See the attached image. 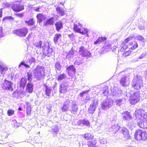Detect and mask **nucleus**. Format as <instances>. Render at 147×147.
<instances>
[{
  "instance_id": "51",
  "label": "nucleus",
  "mask_w": 147,
  "mask_h": 147,
  "mask_svg": "<svg viewBox=\"0 0 147 147\" xmlns=\"http://www.w3.org/2000/svg\"><path fill=\"white\" fill-rule=\"evenodd\" d=\"M142 128H147V120H143V125H141Z\"/></svg>"
},
{
  "instance_id": "50",
  "label": "nucleus",
  "mask_w": 147,
  "mask_h": 147,
  "mask_svg": "<svg viewBox=\"0 0 147 147\" xmlns=\"http://www.w3.org/2000/svg\"><path fill=\"white\" fill-rule=\"evenodd\" d=\"M137 122L138 125L140 127L142 128V126H141L142 125H143V121L142 120H136Z\"/></svg>"
},
{
  "instance_id": "49",
  "label": "nucleus",
  "mask_w": 147,
  "mask_h": 147,
  "mask_svg": "<svg viewBox=\"0 0 147 147\" xmlns=\"http://www.w3.org/2000/svg\"><path fill=\"white\" fill-rule=\"evenodd\" d=\"M21 65H24L25 67L28 68H30V66L29 65L25 63L24 61H22L20 63L19 65V67H20Z\"/></svg>"
},
{
  "instance_id": "33",
  "label": "nucleus",
  "mask_w": 147,
  "mask_h": 147,
  "mask_svg": "<svg viewBox=\"0 0 147 147\" xmlns=\"http://www.w3.org/2000/svg\"><path fill=\"white\" fill-rule=\"evenodd\" d=\"M61 37V35L60 34H56L53 38V41L54 43L56 44L58 42L59 39Z\"/></svg>"
},
{
  "instance_id": "9",
  "label": "nucleus",
  "mask_w": 147,
  "mask_h": 147,
  "mask_svg": "<svg viewBox=\"0 0 147 147\" xmlns=\"http://www.w3.org/2000/svg\"><path fill=\"white\" fill-rule=\"evenodd\" d=\"M79 53L82 57H86L87 58L90 57L91 55L90 52L83 46H81L80 47Z\"/></svg>"
},
{
  "instance_id": "60",
  "label": "nucleus",
  "mask_w": 147,
  "mask_h": 147,
  "mask_svg": "<svg viewBox=\"0 0 147 147\" xmlns=\"http://www.w3.org/2000/svg\"><path fill=\"white\" fill-rule=\"evenodd\" d=\"M105 49H110L112 48V46L110 45H107L105 47H103L102 49H104V48Z\"/></svg>"
},
{
  "instance_id": "63",
  "label": "nucleus",
  "mask_w": 147,
  "mask_h": 147,
  "mask_svg": "<svg viewBox=\"0 0 147 147\" xmlns=\"http://www.w3.org/2000/svg\"><path fill=\"white\" fill-rule=\"evenodd\" d=\"M83 32H84V34H86L88 32V30L87 28H84V31Z\"/></svg>"
},
{
  "instance_id": "37",
  "label": "nucleus",
  "mask_w": 147,
  "mask_h": 147,
  "mask_svg": "<svg viewBox=\"0 0 147 147\" xmlns=\"http://www.w3.org/2000/svg\"><path fill=\"white\" fill-rule=\"evenodd\" d=\"M55 70L56 72L57 71H59L61 70V65L60 63L59 62H57L55 64Z\"/></svg>"
},
{
  "instance_id": "43",
  "label": "nucleus",
  "mask_w": 147,
  "mask_h": 147,
  "mask_svg": "<svg viewBox=\"0 0 147 147\" xmlns=\"http://www.w3.org/2000/svg\"><path fill=\"white\" fill-rule=\"evenodd\" d=\"M140 25L138 26V28L140 30L144 29L145 23L142 21L141 23H140Z\"/></svg>"
},
{
  "instance_id": "31",
  "label": "nucleus",
  "mask_w": 147,
  "mask_h": 147,
  "mask_svg": "<svg viewBox=\"0 0 147 147\" xmlns=\"http://www.w3.org/2000/svg\"><path fill=\"white\" fill-rule=\"evenodd\" d=\"M106 39V38L105 37H99L97 40L94 42V44L95 45H96L98 43L102 42L105 41Z\"/></svg>"
},
{
  "instance_id": "29",
  "label": "nucleus",
  "mask_w": 147,
  "mask_h": 147,
  "mask_svg": "<svg viewBox=\"0 0 147 147\" xmlns=\"http://www.w3.org/2000/svg\"><path fill=\"white\" fill-rule=\"evenodd\" d=\"M52 90V89L50 87H47V86H46L45 93V94L48 97L47 98H49L51 94V92Z\"/></svg>"
},
{
  "instance_id": "25",
  "label": "nucleus",
  "mask_w": 147,
  "mask_h": 147,
  "mask_svg": "<svg viewBox=\"0 0 147 147\" xmlns=\"http://www.w3.org/2000/svg\"><path fill=\"white\" fill-rule=\"evenodd\" d=\"M77 53L76 51L71 50L66 56V58L68 59L72 58L77 54Z\"/></svg>"
},
{
  "instance_id": "61",
  "label": "nucleus",
  "mask_w": 147,
  "mask_h": 147,
  "mask_svg": "<svg viewBox=\"0 0 147 147\" xmlns=\"http://www.w3.org/2000/svg\"><path fill=\"white\" fill-rule=\"evenodd\" d=\"M146 56L145 53H143L140 57H139L138 59H141L143 58Z\"/></svg>"
},
{
  "instance_id": "17",
  "label": "nucleus",
  "mask_w": 147,
  "mask_h": 147,
  "mask_svg": "<svg viewBox=\"0 0 147 147\" xmlns=\"http://www.w3.org/2000/svg\"><path fill=\"white\" fill-rule=\"evenodd\" d=\"M43 53L45 55L49 57L53 53V49L52 48H50L47 43V48L42 51Z\"/></svg>"
},
{
  "instance_id": "1",
  "label": "nucleus",
  "mask_w": 147,
  "mask_h": 147,
  "mask_svg": "<svg viewBox=\"0 0 147 147\" xmlns=\"http://www.w3.org/2000/svg\"><path fill=\"white\" fill-rule=\"evenodd\" d=\"M45 74L44 68L42 66H37L33 70L34 78L37 80H42L45 77Z\"/></svg>"
},
{
  "instance_id": "15",
  "label": "nucleus",
  "mask_w": 147,
  "mask_h": 147,
  "mask_svg": "<svg viewBox=\"0 0 147 147\" xmlns=\"http://www.w3.org/2000/svg\"><path fill=\"white\" fill-rule=\"evenodd\" d=\"M133 38L132 37H129L126 39L122 43V47L120 49L121 51H124L127 47L128 42L131 40Z\"/></svg>"
},
{
  "instance_id": "64",
  "label": "nucleus",
  "mask_w": 147,
  "mask_h": 147,
  "mask_svg": "<svg viewBox=\"0 0 147 147\" xmlns=\"http://www.w3.org/2000/svg\"><path fill=\"white\" fill-rule=\"evenodd\" d=\"M31 112V111L30 110V109L29 108H28L27 109V113H30Z\"/></svg>"
},
{
  "instance_id": "6",
  "label": "nucleus",
  "mask_w": 147,
  "mask_h": 147,
  "mask_svg": "<svg viewBox=\"0 0 147 147\" xmlns=\"http://www.w3.org/2000/svg\"><path fill=\"white\" fill-rule=\"evenodd\" d=\"M121 116L123 117V119L126 121L129 125H131L134 123V121H133L132 117L130 112L125 111L121 114Z\"/></svg>"
},
{
  "instance_id": "19",
  "label": "nucleus",
  "mask_w": 147,
  "mask_h": 147,
  "mask_svg": "<svg viewBox=\"0 0 147 147\" xmlns=\"http://www.w3.org/2000/svg\"><path fill=\"white\" fill-rule=\"evenodd\" d=\"M122 92L123 91L117 88L115 91L112 92V94L115 98H118L124 95Z\"/></svg>"
},
{
  "instance_id": "16",
  "label": "nucleus",
  "mask_w": 147,
  "mask_h": 147,
  "mask_svg": "<svg viewBox=\"0 0 147 147\" xmlns=\"http://www.w3.org/2000/svg\"><path fill=\"white\" fill-rule=\"evenodd\" d=\"M98 101L93 100L89 107L88 110V112L89 113H93L95 110L96 108L98 106Z\"/></svg>"
},
{
  "instance_id": "42",
  "label": "nucleus",
  "mask_w": 147,
  "mask_h": 147,
  "mask_svg": "<svg viewBox=\"0 0 147 147\" xmlns=\"http://www.w3.org/2000/svg\"><path fill=\"white\" fill-rule=\"evenodd\" d=\"M93 137V135L90 134H86L84 135V137L87 140L90 139Z\"/></svg>"
},
{
  "instance_id": "58",
  "label": "nucleus",
  "mask_w": 147,
  "mask_h": 147,
  "mask_svg": "<svg viewBox=\"0 0 147 147\" xmlns=\"http://www.w3.org/2000/svg\"><path fill=\"white\" fill-rule=\"evenodd\" d=\"M68 37L71 40H73L74 39V35L73 34H69Z\"/></svg>"
},
{
  "instance_id": "28",
  "label": "nucleus",
  "mask_w": 147,
  "mask_h": 147,
  "mask_svg": "<svg viewBox=\"0 0 147 147\" xmlns=\"http://www.w3.org/2000/svg\"><path fill=\"white\" fill-rule=\"evenodd\" d=\"M56 29L57 31H59L61 28L63 27V24L61 21L56 22L55 24Z\"/></svg>"
},
{
  "instance_id": "54",
  "label": "nucleus",
  "mask_w": 147,
  "mask_h": 147,
  "mask_svg": "<svg viewBox=\"0 0 147 147\" xmlns=\"http://www.w3.org/2000/svg\"><path fill=\"white\" fill-rule=\"evenodd\" d=\"M100 143L102 144H105L107 143L106 140L105 138L100 140Z\"/></svg>"
},
{
  "instance_id": "36",
  "label": "nucleus",
  "mask_w": 147,
  "mask_h": 147,
  "mask_svg": "<svg viewBox=\"0 0 147 147\" xmlns=\"http://www.w3.org/2000/svg\"><path fill=\"white\" fill-rule=\"evenodd\" d=\"M74 29L77 32L79 33L82 34H84V32H81V29H80L76 24H74Z\"/></svg>"
},
{
  "instance_id": "8",
  "label": "nucleus",
  "mask_w": 147,
  "mask_h": 147,
  "mask_svg": "<svg viewBox=\"0 0 147 147\" xmlns=\"http://www.w3.org/2000/svg\"><path fill=\"white\" fill-rule=\"evenodd\" d=\"M140 94L139 92H137L131 95L129 99L131 103L135 104L140 100Z\"/></svg>"
},
{
  "instance_id": "20",
  "label": "nucleus",
  "mask_w": 147,
  "mask_h": 147,
  "mask_svg": "<svg viewBox=\"0 0 147 147\" xmlns=\"http://www.w3.org/2000/svg\"><path fill=\"white\" fill-rule=\"evenodd\" d=\"M78 109L77 105L76 103L75 102L73 103L71 106L69 111H71V113L73 114H76L77 113Z\"/></svg>"
},
{
  "instance_id": "12",
  "label": "nucleus",
  "mask_w": 147,
  "mask_h": 147,
  "mask_svg": "<svg viewBox=\"0 0 147 147\" xmlns=\"http://www.w3.org/2000/svg\"><path fill=\"white\" fill-rule=\"evenodd\" d=\"M90 122L86 119L80 120L77 123V125L81 127H89L90 126Z\"/></svg>"
},
{
  "instance_id": "5",
  "label": "nucleus",
  "mask_w": 147,
  "mask_h": 147,
  "mask_svg": "<svg viewBox=\"0 0 147 147\" xmlns=\"http://www.w3.org/2000/svg\"><path fill=\"white\" fill-rule=\"evenodd\" d=\"M113 101L111 99H107L101 103L102 109L104 110H107L113 105Z\"/></svg>"
},
{
  "instance_id": "38",
  "label": "nucleus",
  "mask_w": 147,
  "mask_h": 147,
  "mask_svg": "<svg viewBox=\"0 0 147 147\" xmlns=\"http://www.w3.org/2000/svg\"><path fill=\"white\" fill-rule=\"evenodd\" d=\"M25 22L29 26H32L34 24L33 19H30L28 20L25 21Z\"/></svg>"
},
{
  "instance_id": "21",
  "label": "nucleus",
  "mask_w": 147,
  "mask_h": 147,
  "mask_svg": "<svg viewBox=\"0 0 147 147\" xmlns=\"http://www.w3.org/2000/svg\"><path fill=\"white\" fill-rule=\"evenodd\" d=\"M36 17L37 18V22L40 25L43 21L45 20L46 18L45 15L41 13L37 14Z\"/></svg>"
},
{
  "instance_id": "59",
  "label": "nucleus",
  "mask_w": 147,
  "mask_h": 147,
  "mask_svg": "<svg viewBox=\"0 0 147 147\" xmlns=\"http://www.w3.org/2000/svg\"><path fill=\"white\" fill-rule=\"evenodd\" d=\"M35 61V60L34 58H31L29 60L30 64H31V63H32L34 62Z\"/></svg>"
},
{
  "instance_id": "18",
  "label": "nucleus",
  "mask_w": 147,
  "mask_h": 147,
  "mask_svg": "<svg viewBox=\"0 0 147 147\" xmlns=\"http://www.w3.org/2000/svg\"><path fill=\"white\" fill-rule=\"evenodd\" d=\"M121 133L123 134V140H126L130 138V136L128 130L125 128H123L121 130Z\"/></svg>"
},
{
  "instance_id": "44",
  "label": "nucleus",
  "mask_w": 147,
  "mask_h": 147,
  "mask_svg": "<svg viewBox=\"0 0 147 147\" xmlns=\"http://www.w3.org/2000/svg\"><path fill=\"white\" fill-rule=\"evenodd\" d=\"M28 80V81H31L32 80V75L30 72H28L27 73Z\"/></svg>"
},
{
  "instance_id": "45",
  "label": "nucleus",
  "mask_w": 147,
  "mask_h": 147,
  "mask_svg": "<svg viewBox=\"0 0 147 147\" xmlns=\"http://www.w3.org/2000/svg\"><path fill=\"white\" fill-rule=\"evenodd\" d=\"M132 43L133 44L132 45H133V46L130 48L131 51L135 49L138 47V43L134 41V43Z\"/></svg>"
},
{
  "instance_id": "2",
  "label": "nucleus",
  "mask_w": 147,
  "mask_h": 147,
  "mask_svg": "<svg viewBox=\"0 0 147 147\" xmlns=\"http://www.w3.org/2000/svg\"><path fill=\"white\" fill-rule=\"evenodd\" d=\"M143 84L141 76L137 75L134 77L131 83V85L134 89L138 90L142 86Z\"/></svg>"
},
{
  "instance_id": "47",
  "label": "nucleus",
  "mask_w": 147,
  "mask_h": 147,
  "mask_svg": "<svg viewBox=\"0 0 147 147\" xmlns=\"http://www.w3.org/2000/svg\"><path fill=\"white\" fill-rule=\"evenodd\" d=\"M142 120H147V113L145 112L144 111V113H143Z\"/></svg>"
},
{
  "instance_id": "26",
  "label": "nucleus",
  "mask_w": 147,
  "mask_h": 147,
  "mask_svg": "<svg viewBox=\"0 0 147 147\" xmlns=\"http://www.w3.org/2000/svg\"><path fill=\"white\" fill-rule=\"evenodd\" d=\"M69 101H67L63 105V107L61 108L63 112H66L69 110Z\"/></svg>"
},
{
  "instance_id": "24",
  "label": "nucleus",
  "mask_w": 147,
  "mask_h": 147,
  "mask_svg": "<svg viewBox=\"0 0 147 147\" xmlns=\"http://www.w3.org/2000/svg\"><path fill=\"white\" fill-rule=\"evenodd\" d=\"M33 85L32 83H28L27 85L26 88V91L27 92L29 93H31L33 92Z\"/></svg>"
},
{
  "instance_id": "11",
  "label": "nucleus",
  "mask_w": 147,
  "mask_h": 147,
  "mask_svg": "<svg viewBox=\"0 0 147 147\" xmlns=\"http://www.w3.org/2000/svg\"><path fill=\"white\" fill-rule=\"evenodd\" d=\"M11 8L13 11L16 12L21 11L24 9L23 6L20 5L18 1H15V3L12 6Z\"/></svg>"
},
{
  "instance_id": "30",
  "label": "nucleus",
  "mask_w": 147,
  "mask_h": 147,
  "mask_svg": "<svg viewBox=\"0 0 147 147\" xmlns=\"http://www.w3.org/2000/svg\"><path fill=\"white\" fill-rule=\"evenodd\" d=\"M54 18H51L47 20L46 22H45L43 23L44 26H47L49 25H53L54 24Z\"/></svg>"
},
{
  "instance_id": "23",
  "label": "nucleus",
  "mask_w": 147,
  "mask_h": 147,
  "mask_svg": "<svg viewBox=\"0 0 147 147\" xmlns=\"http://www.w3.org/2000/svg\"><path fill=\"white\" fill-rule=\"evenodd\" d=\"M66 70L69 76L71 75L74 74L76 72V69L73 65L67 67Z\"/></svg>"
},
{
  "instance_id": "34",
  "label": "nucleus",
  "mask_w": 147,
  "mask_h": 147,
  "mask_svg": "<svg viewBox=\"0 0 147 147\" xmlns=\"http://www.w3.org/2000/svg\"><path fill=\"white\" fill-rule=\"evenodd\" d=\"M135 38L143 42H145L147 41L146 39L144 38L142 36L140 35H138L136 36Z\"/></svg>"
},
{
  "instance_id": "32",
  "label": "nucleus",
  "mask_w": 147,
  "mask_h": 147,
  "mask_svg": "<svg viewBox=\"0 0 147 147\" xmlns=\"http://www.w3.org/2000/svg\"><path fill=\"white\" fill-rule=\"evenodd\" d=\"M27 80L26 78H22L20 81V87L24 88L25 87V84L26 83Z\"/></svg>"
},
{
  "instance_id": "13",
  "label": "nucleus",
  "mask_w": 147,
  "mask_h": 147,
  "mask_svg": "<svg viewBox=\"0 0 147 147\" xmlns=\"http://www.w3.org/2000/svg\"><path fill=\"white\" fill-rule=\"evenodd\" d=\"M144 111L142 109H137L134 113V116L136 120L142 119Z\"/></svg>"
},
{
  "instance_id": "53",
  "label": "nucleus",
  "mask_w": 147,
  "mask_h": 147,
  "mask_svg": "<svg viewBox=\"0 0 147 147\" xmlns=\"http://www.w3.org/2000/svg\"><path fill=\"white\" fill-rule=\"evenodd\" d=\"M13 122L14 123V126L15 127H18L20 126H21L22 125V124L21 123H19L18 124H17V122L15 120H14L13 121Z\"/></svg>"
},
{
  "instance_id": "56",
  "label": "nucleus",
  "mask_w": 147,
  "mask_h": 147,
  "mask_svg": "<svg viewBox=\"0 0 147 147\" xmlns=\"http://www.w3.org/2000/svg\"><path fill=\"white\" fill-rule=\"evenodd\" d=\"M4 35L3 32V30L2 28L1 27H0V37L3 36Z\"/></svg>"
},
{
  "instance_id": "62",
  "label": "nucleus",
  "mask_w": 147,
  "mask_h": 147,
  "mask_svg": "<svg viewBox=\"0 0 147 147\" xmlns=\"http://www.w3.org/2000/svg\"><path fill=\"white\" fill-rule=\"evenodd\" d=\"M40 9V7H34V10L36 11H39V10Z\"/></svg>"
},
{
  "instance_id": "10",
  "label": "nucleus",
  "mask_w": 147,
  "mask_h": 147,
  "mask_svg": "<svg viewBox=\"0 0 147 147\" xmlns=\"http://www.w3.org/2000/svg\"><path fill=\"white\" fill-rule=\"evenodd\" d=\"M13 83L8 80H5L3 83V89L12 91L13 90L12 87Z\"/></svg>"
},
{
  "instance_id": "46",
  "label": "nucleus",
  "mask_w": 147,
  "mask_h": 147,
  "mask_svg": "<svg viewBox=\"0 0 147 147\" xmlns=\"http://www.w3.org/2000/svg\"><path fill=\"white\" fill-rule=\"evenodd\" d=\"M14 113V111L12 109H9L7 111V114L9 116L13 115Z\"/></svg>"
},
{
  "instance_id": "57",
  "label": "nucleus",
  "mask_w": 147,
  "mask_h": 147,
  "mask_svg": "<svg viewBox=\"0 0 147 147\" xmlns=\"http://www.w3.org/2000/svg\"><path fill=\"white\" fill-rule=\"evenodd\" d=\"M16 15L17 17L22 18L24 16V13H17L16 14Z\"/></svg>"
},
{
  "instance_id": "22",
  "label": "nucleus",
  "mask_w": 147,
  "mask_h": 147,
  "mask_svg": "<svg viewBox=\"0 0 147 147\" xmlns=\"http://www.w3.org/2000/svg\"><path fill=\"white\" fill-rule=\"evenodd\" d=\"M67 84L66 83L61 84L60 86L59 92L61 93H65L67 90Z\"/></svg>"
},
{
  "instance_id": "3",
  "label": "nucleus",
  "mask_w": 147,
  "mask_h": 147,
  "mask_svg": "<svg viewBox=\"0 0 147 147\" xmlns=\"http://www.w3.org/2000/svg\"><path fill=\"white\" fill-rule=\"evenodd\" d=\"M128 75V74H125L123 71H121L119 73V76L121 77L120 82L123 86H127L129 84L130 81Z\"/></svg>"
},
{
  "instance_id": "4",
  "label": "nucleus",
  "mask_w": 147,
  "mask_h": 147,
  "mask_svg": "<svg viewBox=\"0 0 147 147\" xmlns=\"http://www.w3.org/2000/svg\"><path fill=\"white\" fill-rule=\"evenodd\" d=\"M134 136L136 139L138 141L145 140L147 138L146 132L139 129L136 130Z\"/></svg>"
},
{
  "instance_id": "14",
  "label": "nucleus",
  "mask_w": 147,
  "mask_h": 147,
  "mask_svg": "<svg viewBox=\"0 0 147 147\" xmlns=\"http://www.w3.org/2000/svg\"><path fill=\"white\" fill-rule=\"evenodd\" d=\"M34 45L36 48L39 49L42 48V51L43 49L47 48V43L45 42L42 43L41 41H38L35 43Z\"/></svg>"
},
{
  "instance_id": "48",
  "label": "nucleus",
  "mask_w": 147,
  "mask_h": 147,
  "mask_svg": "<svg viewBox=\"0 0 147 147\" xmlns=\"http://www.w3.org/2000/svg\"><path fill=\"white\" fill-rule=\"evenodd\" d=\"M123 100V99H116V102L117 105L119 106H120L122 103Z\"/></svg>"
},
{
  "instance_id": "7",
  "label": "nucleus",
  "mask_w": 147,
  "mask_h": 147,
  "mask_svg": "<svg viewBox=\"0 0 147 147\" xmlns=\"http://www.w3.org/2000/svg\"><path fill=\"white\" fill-rule=\"evenodd\" d=\"M28 30L27 28L25 27L20 28L18 29H16L13 31V32L14 34L17 35L24 37L26 36L27 34Z\"/></svg>"
},
{
  "instance_id": "27",
  "label": "nucleus",
  "mask_w": 147,
  "mask_h": 147,
  "mask_svg": "<svg viewBox=\"0 0 147 147\" xmlns=\"http://www.w3.org/2000/svg\"><path fill=\"white\" fill-rule=\"evenodd\" d=\"M88 147H99L97 144V141L95 140H92L88 142Z\"/></svg>"
},
{
  "instance_id": "35",
  "label": "nucleus",
  "mask_w": 147,
  "mask_h": 147,
  "mask_svg": "<svg viewBox=\"0 0 147 147\" xmlns=\"http://www.w3.org/2000/svg\"><path fill=\"white\" fill-rule=\"evenodd\" d=\"M56 10L58 13L60 15L63 16L65 14L64 11L59 7H57L56 8Z\"/></svg>"
},
{
  "instance_id": "40",
  "label": "nucleus",
  "mask_w": 147,
  "mask_h": 147,
  "mask_svg": "<svg viewBox=\"0 0 147 147\" xmlns=\"http://www.w3.org/2000/svg\"><path fill=\"white\" fill-rule=\"evenodd\" d=\"M66 77V75L64 74H62L58 76L57 80L59 81H61L62 80L65 79Z\"/></svg>"
},
{
  "instance_id": "55",
  "label": "nucleus",
  "mask_w": 147,
  "mask_h": 147,
  "mask_svg": "<svg viewBox=\"0 0 147 147\" xmlns=\"http://www.w3.org/2000/svg\"><path fill=\"white\" fill-rule=\"evenodd\" d=\"M52 130L53 131L57 134L58 131L59 129L57 126H55V127L53 128Z\"/></svg>"
},
{
  "instance_id": "52",
  "label": "nucleus",
  "mask_w": 147,
  "mask_h": 147,
  "mask_svg": "<svg viewBox=\"0 0 147 147\" xmlns=\"http://www.w3.org/2000/svg\"><path fill=\"white\" fill-rule=\"evenodd\" d=\"M131 50L130 49V51H127L123 54V56L124 57H126L129 55L131 53Z\"/></svg>"
},
{
  "instance_id": "41",
  "label": "nucleus",
  "mask_w": 147,
  "mask_h": 147,
  "mask_svg": "<svg viewBox=\"0 0 147 147\" xmlns=\"http://www.w3.org/2000/svg\"><path fill=\"white\" fill-rule=\"evenodd\" d=\"M7 70V68H5L0 65V73L3 75L5 73V71Z\"/></svg>"
},
{
  "instance_id": "39",
  "label": "nucleus",
  "mask_w": 147,
  "mask_h": 147,
  "mask_svg": "<svg viewBox=\"0 0 147 147\" xmlns=\"http://www.w3.org/2000/svg\"><path fill=\"white\" fill-rule=\"evenodd\" d=\"M13 20V18L11 16H7L4 17L3 19V22H6L7 20L12 21Z\"/></svg>"
}]
</instances>
